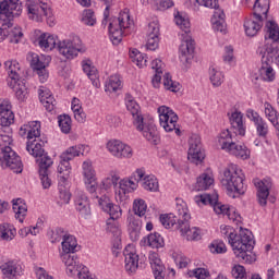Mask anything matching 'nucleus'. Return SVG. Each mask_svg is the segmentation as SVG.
Wrapping results in <instances>:
<instances>
[{
    "label": "nucleus",
    "instance_id": "1",
    "mask_svg": "<svg viewBox=\"0 0 279 279\" xmlns=\"http://www.w3.org/2000/svg\"><path fill=\"white\" fill-rule=\"evenodd\" d=\"M220 232L228 240L238 260L245 263V265H254L256 263L257 256L254 253V235L252 231L240 228L239 232H236L231 226L221 225Z\"/></svg>",
    "mask_w": 279,
    "mask_h": 279
},
{
    "label": "nucleus",
    "instance_id": "2",
    "mask_svg": "<svg viewBox=\"0 0 279 279\" xmlns=\"http://www.w3.org/2000/svg\"><path fill=\"white\" fill-rule=\"evenodd\" d=\"M114 191V199L118 204H124L130 199V193H134L138 189V182L134 181V177L123 178L117 172H110L109 175L100 182L101 191Z\"/></svg>",
    "mask_w": 279,
    "mask_h": 279
},
{
    "label": "nucleus",
    "instance_id": "3",
    "mask_svg": "<svg viewBox=\"0 0 279 279\" xmlns=\"http://www.w3.org/2000/svg\"><path fill=\"white\" fill-rule=\"evenodd\" d=\"M109 23V36L113 45H119L123 40V32L134 27V21L130 19V11L120 12L118 17H110V4L106 5L102 15V25Z\"/></svg>",
    "mask_w": 279,
    "mask_h": 279
},
{
    "label": "nucleus",
    "instance_id": "4",
    "mask_svg": "<svg viewBox=\"0 0 279 279\" xmlns=\"http://www.w3.org/2000/svg\"><path fill=\"white\" fill-rule=\"evenodd\" d=\"M245 174L239 166L231 163L222 172L220 184L233 199L245 194Z\"/></svg>",
    "mask_w": 279,
    "mask_h": 279
},
{
    "label": "nucleus",
    "instance_id": "5",
    "mask_svg": "<svg viewBox=\"0 0 279 279\" xmlns=\"http://www.w3.org/2000/svg\"><path fill=\"white\" fill-rule=\"evenodd\" d=\"M24 8L26 16L29 19V21L43 23V21L46 19V23L49 25V27H53V25H56V15H53V11L49 4L40 5L34 0H26Z\"/></svg>",
    "mask_w": 279,
    "mask_h": 279
},
{
    "label": "nucleus",
    "instance_id": "6",
    "mask_svg": "<svg viewBox=\"0 0 279 279\" xmlns=\"http://www.w3.org/2000/svg\"><path fill=\"white\" fill-rule=\"evenodd\" d=\"M57 49L62 58L65 60H75L80 53H86L87 48L82 41V38L77 35H72L69 38L59 40L57 44Z\"/></svg>",
    "mask_w": 279,
    "mask_h": 279
},
{
    "label": "nucleus",
    "instance_id": "7",
    "mask_svg": "<svg viewBox=\"0 0 279 279\" xmlns=\"http://www.w3.org/2000/svg\"><path fill=\"white\" fill-rule=\"evenodd\" d=\"M106 149L110 156L118 160H131V158H134V148L121 140H109L106 143Z\"/></svg>",
    "mask_w": 279,
    "mask_h": 279
},
{
    "label": "nucleus",
    "instance_id": "8",
    "mask_svg": "<svg viewBox=\"0 0 279 279\" xmlns=\"http://www.w3.org/2000/svg\"><path fill=\"white\" fill-rule=\"evenodd\" d=\"M159 116V123L165 132H175V134L180 135V128H178V113L173 111V109L167 106H160L157 109Z\"/></svg>",
    "mask_w": 279,
    "mask_h": 279
},
{
    "label": "nucleus",
    "instance_id": "9",
    "mask_svg": "<svg viewBox=\"0 0 279 279\" xmlns=\"http://www.w3.org/2000/svg\"><path fill=\"white\" fill-rule=\"evenodd\" d=\"M0 167L10 169L13 173H23V161L10 146H4V151L0 156Z\"/></svg>",
    "mask_w": 279,
    "mask_h": 279
},
{
    "label": "nucleus",
    "instance_id": "10",
    "mask_svg": "<svg viewBox=\"0 0 279 279\" xmlns=\"http://www.w3.org/2000/svg\"><path fill=\"white\" fill-rule=\"evenodd\" d=\"M82 175L86 191L92 194L97 193V189H99V183L97 182V171L95 170L90 159L83 161Z\"/></svg>",
    "mask_w": 279,
    "mask_h": 279
},
{
    "label": "nucleus",
    "instance_id": "11",
    "mask_svg": "<svg viewBox=\"0 0 279 279\" xmlns=\"http://www.w3.org/2000/svg\"><path fill=\"white\" fill-rule=\"evenodd\" d=\"M194 199L198 206H208L209 204V206L214 208L216 215H228V211L230 210L229 205L219 203V195L215 192L213 194L196 195Z\"/></svg>",
    "mask_w": 279,
    "mask_h": 279
},
{
    "label": "nucleus",
    "instance_id": "12",
    "mask_svg": "<svg viewBox=\"0 0 279 279\" xmlns=\"http://www.w3.org/2000/svg\"><path fill=\"white\" fill-rule=\"evenodd\" d=\"M132 178L135 180V182L141 183L144 191H149V193H158V191H160V183L158 182L156 175L147 174L143 168H137L132 173Z\"/></svg>",
    "mask_w": 279,
    "mask_h": 279
},
{
    "label": "nucleus",
    "instance_id": "13",
    "mask_svg": "<svg viewBox=\"0 0 279 279\" xmlns=\"http://www.w3.org/2000/svg\"><path fill=\"white\" fill-rule=\"evenodd\" d=\"M23 4L21 0H3L0 2V21L12 23L14 16H21Z\"/></svg>",
    "mask_w": 279,
    "mask_h": 279
},
{
    "label": "nucleus",
    "instance_id": "14",
    "mask_svg": "<svg viewBox=\"0 0 279 279\" xmlns=\"http://www.w3.org/2000/svg\"><path fill=\"white\" fill-rule=\"evenodd\" d=\"M182 41L179 47V58L185 66H191L193 58H195V41L191 35L182 34Z\"/></svg>",
    "mask_w": 279,
    "mask_h": 279
},
{
    "label": "nucleus",
    "instance_id": "15",
    "mask_svg": "<svg viewBox=\"0 0 279 279\" xmlns=\"http://www.w3.org/2000/svg\"><path fill=\"white\" fill-rule=\"evenodd\" d=\"M187 158L194 165H199L205 158L204 151H202V137L197 134L190 136Z\"/></svg>",
    "mask_w": 279,
    "mask_h": 279
},
{
    "label": "nucleus",
    "instance_id": "16",
    "mask_svg": "<svg viewBox=\"0 0 279 279\" xmlns=\"http://www.w3.org/2000/svg\"><path fill=\"white\" fill-rule=\"evenodd\" d=\"M124 269L129 274H136L138 270V252L136 251V244H128L124 248Z\"/></svg>",
    "mask_w": 279,
    "mask_h": 279
},
{
    "label": "nucleus",
    "instance_id": "17",
    "mask_svg": "<svg viewBox=\"0 0 279 279\" xmlns=\"http://www.w3.org/2000/svg\"><path fill=\"white\" fill-rule=\"evenodd\" d=\"M135 128L138 132H142L144 138H146L148 143H151V145H158V143H160V136H158V130L153 120L145 122V119H143L140 122V128L137 125H135Z\"/></svg>",
    "mask_w": 279,
    "mask_h": 279
},
{
    "label": "nucleus",
    "instance_id": "18",
    "mask_svg": "<svg viewBox=\"0 0 279 279\" xmlns=\"http://www.w3.org/2000/svg\"><path fill=\"white\" fill-rule=\"evenodd\" d=\"M254 185L257 191V201L258 204L262 206H267V199H269V193L271 191V187L274 186V182L271 179H255Z\"/></svg>",
    "mask_w": 279,
    "mask_h": 279
},
{
    "label": "nucleus",
    "instance_id": "19",
    "mask_svg": "<svg viewBox=\"0 0 279 279\" xmlns=\"http://www.w3.org/2000/svg\"><path fill=\"white\" fill-rule=\"evenodd\" d=\"M75 208L84 219L90 217V199H88V196L82 190L76 191Z\"/></svg>",
    "mask_w": 279,
    "mask_h": 279
},
{
    "label": "nucleus",
    "instance_id": "20",
    "mask_svg": "<svg viewBox=\"0 0 279 279\" xmlns=\"http://www.w3.org/2000/svg\"><path fill=\"white\" fill-rule=\"evenodd\" d=\"M124 101L128 112H130V114L133 117V125L141 128V121L145 119L143 118V113H141V106L138 102H136V99H134L131 94L125 95Z\"/></svg>",
    "mask_w": 279,
    "mask_h": 279
},
{
    "label": "nucleus",
    "instance_id": "21",
    "mask_svg": "<svg viewBox=\"0 0 279 279\" xmlns=\"http://www.w3.org/2000/svg\"><path fill=\"white\" fill-rule=\"evenodd\" d=\"M265 20L263 17H258L257 15H251L244 20V31L246 36L254 38V36L258 35V32L263 29V25Z\"/></svg>",
    "mask_w": 279,
    "mask_h": 279
},
{
    "label": "nucleus",
    "instance_id": "22",
    "mask_svg": "<svg viewBox=\"0 0 279 279\" xmlns=\"http://www.w3.org/2000/svg\"><path fill=\"white\" fill-rule=\"evenodd\" d=\"M179 230L181 232V236L186 239V241H199V239H202V229L197 227L191 228L189 221L179 219Z\"/></svg>",
    "mask_w": 279,
    "mask_h": 279
},
{
    "label": "nucleus",
    "instance_id": "23",
    "mask_svg": "<svg viewBox=\"0 0 279 279\" xmlns=\"http://www.w3.org/2000/svg\"><path fill=\"white\" fill-rule=\"evenodd\" d=\"M268 52L266 56L262 54V66L259 68V77L264 82H274L276 80V71L271 66V59L269 58Z\"/></svg>",
    "mask_w": 279,
    "mask_h": 279
},
{
    "label": "nucleus",
    "instance_id": "24",
    "mask_svg": "<svg viewBox=\"0 0 279 279\" xmlns=\"http://www.w3.org/2000/svg\"><path fill=\"white\" fill-rule=\"evenodd\" d=\"M279 40V27L274 21L266 22L265 25V45L262 47H271V45H278Z\"/></svg>",
    "mask_w": 279,
    "mask_h": 279
},
{
    "label": "nucleus",
    "instance_id": "25",
    "mask_svg": "<svg viewBox=\"0 0 279 279\" xmlns=\"http://www.w3.org/2000/svg\"><path fill=\"white\" fill-rule=\"evenodd\" d=\"M36 43L43 51H53L58 47V36L51 33H40Z\"/></svg>",
    "mask_w": 279,
    "mask_h": 279
},
{
    "label": "nucleus",
    "instance_id": "26",
    "mask_svg": "<svg viewBox=\"0 0 279 279\" xmlns=\"http://www.w3.org/2000/svg\"><path fill=\"white\" fill-rule=\"evenodd\" d=\"M20 136H26L27 141L40 138V122L32 121L20 128Z\"/></svg>",
    "mask_w": 279,
    "mask_h": 279
},
{
    "label": "nucleus",
    "instance_id": "27",
    "mask_svg": "<svg viewBox=\"0 0 279 279\" xmlns=\"http://www.w3.org/2000/svg\"><path fill=\"white\" fill-rule=\"evenodd\" d=\"M62 263L65 265L66 274L70 276H76V274L84 267L83 264H80L75 255L70 254H59Z\"/></svg>",
    "mask_w": 279,
    "mask_h": 279
},
{
    "label": "nucleus",
    "instance_id": "28",
    "mask_svg": "<svg viewBox=\"0 0 279 279\" xmlns=\"http://www.w3.org/2000/svg\"><path fill=\"white\" fill-rule=\"evenodd\" d=\"M82 69L84 73H86L87 77L90 80L93 86H95V88H101V82L99 81L97 68H95L90 59L82 60Z\"/></svg>",
    "mask_w": 279,
    "mask_h": 279
},
{
    "label": "nucleus",
    "instance_id": "29",
    "mask_svg": "<svg viewBox=\"0 0 279 279\" xmlns=\"http://www.w3.org/2000/svg\"><path fill=\"white\" fill-rule=\"evenodd\" d=\"M4 71H7L8 74V82H16L21 80V75H23L21 63L14 59L4 62Z\"/></svg>",
    "mask_w": 279,
    "mask_h": 279
},
{
    "label": "nucleus",
    "instance_id": "30",
    "mask_svg": "<svg viewBox=\"0 0 279 279\" xmlns=\"http://www.w3.org/2000/svg\"><path fill=\"white\" fill-rule=\"evenodd\" d=\"M148 260L150 263L155 279H165V264H162L160 255L156 252H150L148 255Z\"/></svg>",
    "mask_w": 279,
    "mask_h": 279
},
{
    "label": "nucleus",
    "instance_id": "31",
    "mask_svg": "<svg viewBox=\"0 0 279 279\" xmlns=\"http://www.w3.org/2000/svg\"><path fill=\"white\" fill-rule=\"evenodd\" d=\"M229 121L235 134H238L239 136H245L246 126L245 121H243V112L239 110L233 111L229 117Z\"/></svg>",
    "mask_w": 279,
    "mask_h": 279
},
{
    "label": "nucleus",
    "instance_id": "32",
    "mask_svg": "<svg viewBox=\"0 0 279 279\" xmlns=\"http://www.w3.org/2000/svg\"><path fill=\"white\" fill-rule=\"evenodd\" d=\"M2 279H16L21 276V265L16 260H9L1 265Z\"/></svg>",
    "mask_w": 279,
    "mask_h": 279
},
{
    "label": "nucleus",
    "instance_id": "33",
    "mask_svg": "<svg viewBox=\"0 0 279 279\" xmlns=\"http://www.w3.org/2000/svg\"><path fill=\"white\" fill-rule=\"evenodd\" d=\"M247 5H253V15L259 19H267L269 12V0H245Z\"/></svg>",
    "mask_w": 279,
    "mask_h": 279
},
{
    "label": "nucleus",
    "instance_id": "34",
    "mask_svg": "<svg viewBox=\"0 0 279 279\" xmlns=\"http://www.w3.org/2000/svg\"><path fill=\"white\" fill-rule=\"evenodd\" d=\"M8 86H10L15 93V97L20 101H25L29 97V90L27 89V85H25L24 80H17L13 82H8Z\"/></svg>",
    "mask_w": 279,
    "mask_h": 279
},
{
    "label": "nucleus",
    "instance_id": "35",
    "mask_svg": "<svg viewBox=\"0 0 279 279\" xmlns=\"http://www.w3.org/2000/svg\"><path fill=\"white\" fill-rule=\"evenodd\" d=\"M140 245L142 247L148 246L153 247V250H160V247H165V239L160 233H150L141 240Z\"/></svg>",
    "mask_w": 279,
    "mask_h": 279
},
{
    "label": "nucleus",
    "instance_id": "36",
    "mask_svg": "<svg viewBox=\"0 0 279 279\" xmlns=\"http://www.w3.org/2000/svg\"><path fill=\"white\" fill-rule=\"evenodd\" d=\"M28 60L34 71H39V69H47L49 66L51 57L45 54L39 56L37 53L31 52L28 53Z\"/></svg>",
    "mask_w": 279,
    "mask_h": 279
},
{
    "label": "nucleus",
    "instance_id": "37",
    "mask_svg": "<svg viewBox=\"0 0 279 279\" xmlns=\"http://www.w3.org/2000/svg\"><path fill=\"white\" fill-rule=\"evenodd\" d=\"M126 221L130 239L131 241H136L141 236V228L143 227V223L141 222V219L136 218L134 215H129Z\"/></svg>",
    "mask_w": 279,
    "mask_h": 279
},
{
    "label": "nucleus",
    "instance_id": "38",
    "mask_svg": "<svg viewBox=\"0 0 279 279\" xmlns=\"http://www.w3.org/2000/svg\"><path fill=\"white\" fill-rule=\"evenodd\" d=\"M211 27L214 32H220V34H226L227 25H226V13L221 9H217L214 12L211 17Z\"/></svg>",
    "mask_w": 279,
    "mask_h": 279
},
{
    "label": "nucleus",
    "instance_id": "39",
    "mask_svg": "<svg viewBox=\"0 0 279 279\" xmlns=\"http://www.w3.org/2000/svg\"><path fill=\"white\" fill-rule=\"evenodd\" d=\"M123 88V81L121 75L112 74L105 82V93L112 95V93H119Z\"/></svg>",
    "mask_w": 279,
    "mask_h": 279
},
{
    "label": "nucleus",
    "instance_id": "40",
    "mask_svg": "<svg viewBox=\"0 0 279 279\" xmlns=\"http://www.w3.org/2000/svg\"><path fill=\"white\" fill-rule=\"evenodd\" d=\"M77 252V239L72 234H64L59 254H75Z\"/></svg>",
    "mask_w": 279,
    "mask_h": 279
},
{
    "label": "nucleus",
    "instance_id": "41",
    "mask_svg": "<svg viewBox=\"0 0 279 279\" xmlns=\"http://www.w3.org/2000/svg\"><path fill=\"white\" fill-rule=\"evenodd\" d=\"M59 184H69V178H71V162L60 159L59 166L57 168Z\"/></svg>",
    "mask_w": 279,
    "mask_h": 279
},
{
    "label": "nucleus",
    "instance_id": "42",
    "mask_svg": "<svg viewBox=\"0 0 279 279\" xmlns=\"http://www.w3.org/2000/svg\"><path fill=\"white\" fill-rule=\"evenodd\" d=\"M174 211L178 219V226H180V219L181 221H190L191 214L189 213V205H186V202L182 198L175 199V207Z\"/></svg>",
    "mask_w": 279,
    "mask_h": 279
},
{
    "label": "nucleus",
    "instance_id": "43",
    "mask_svg": "<svg viewBox=\"0 0 279 279\" xmlns=\"http://www.w3.org/2000/svg\"><path fill=\"white\" fill-rule=\"evenodd\" d=\"M215 184V178L210 172H204L197 178L195 191H208Z\"/></svg>",
    "mask_w": 279,
    "mask_h": 279
},
{
    "label": "nucleus",
    "instance_id": "44",
    "mask_svg": "<svg viewBox=\"0 0 279 279\" xmlns=\"http://www.w3.org/2000/svg\"><path fill=\"white\" fill-rule=\"evenodd\" d=\"M227 154L231 156H235V158H240L241 160L250 159V149L245 144H231V147L227 150Z\"/></svg>",
    "mask_w": 279,
    "mask_h": 279
},
{
    "label": "nucleus",
    "instance_id": "45",
    "mask_svg": "<svg viewBox=\"0 0 279 279\" xmlns=\"http://www.w3.org/2000/svg\"><path fill=\"white\" fill-rule=\"evenodd\" d=\"M264 113L266 119L274 125L277 132H279V114L276 108L271 106V104L265 101L264 102Z\"/></svg>",
    "mask_w": 279,
    "mask_h": 279
},
{
    "label": "nucleus",
    "instance_id": "46",
    "mask_svg": "<svg viewBox=\"0 0 279 279\" xmlns=\"http://www.w3.org/2000/svg\"><path fill=\"white\" fill-rule=\"evenodd\" d=\"M13 213L15 215V219L23 223L25 221V217H27V204L25 201L17 198L13 201Z\"/></svg>",
    "mask_w": 279,
    "mask_h": 279
},
{
    "label": "nucleus",
    "instance_id": "47",
    "mask_svg": "<svg viewBox=\"0 0 279 279\" xmlns=\"http://www.w3.org/2000/svg\"><path fill=\"white\" fill-rule=\"evenodd\" d=\"M82 154H84V145L71 146L61 154L60 160L71 162V160L82 156Z\"/></svg>",
    "mask_w": 279,
    "mask_h": 279
},
{
    "label": "nucleus",
    "instance_id": "48",
    "mask_svg": "<svg viewBox=\"0 0 279 279\" xmlns=\"http://www.w3.org/2000/svg\"><path fill=\"white\" fill-rule=\"evenodd\" d=\"M45 143L39 140H31L26 144V149L31 156L34 158H40V156L45 155V148H43Z\"/></svg>",
    "mask_w": 279,
    "mask_h": 279
},
{
    "label": "nucleus",
    "instance_id": "49",
    "mask_svg": "<svg viewBox=\"0 0 279 279\" xmlns=\"http://www.w3.org/2000/svg\"><path fill=\"white\" fill-rule=\"evenodd\" d=\"M16 236V228L10 223H2L0 225V241H14Z\"/></svg>",
    "mask_w": 279,
    "mask_h": 279
},
{
    "label": "nucleus",
    "instance_id": "50",
    "mask_svg": "<svg viewBox=\"0 0 279 279\" xmlns=\"http://www.w3.org/2000/svg\"><path fill=\"white\" fill-rule=\"evenodd\" d=\"M174 23L184 32V36L191 35V21L189 17L180 12L174 14Z\"/></svg>",
    "mask_w": 279,
    "mask_h": 279
},
{
    "label": "nucleus",
    "instance_id": "51",
    "mask_svg": "<svg viewBox=\"0 0 279 279\" xmlns=\"http://www.w3.org/2000/svg\"><path fill=\"white\" fill-rule=\"evenodd\" d=\"M71 108L74 114V119L78 123H84L86 121V113L84 112V108H82V101L80 98L72 99Z\"/></svg>",
    "mask_w": 279,
    "mask_h": 279
},
{
    "label": "nucleus",
    "instance_id": "52",
    "mask_svg": "<svg viewBox=\"0 0 279 279\" xmlns=\"http://www.w3.org/2000/svg\"><path fill=\"white\" fill-rule=\"evenodd\" d=\"M218 145L221 149H223V151H227L232 147V145H234L230 130H225L220 133L218 137Z\"/></svg>",
    "mask_w": 279,
    "mask_h": 279
},
{
    "label": "nucleus",
    "instance_id": "53",
    "mask_svg": "<svg viewBox=\"0 0 279 279\" xmlns=\"http://www.w3.org/2000/svg\"><path fill=\"white\" fill-rule=\"evenodd\" d=\"M260 56H267L269 53V58L271 59V64H274V60L276 64L279 66V48L278 45H270V47H259L258 49ZM272 52V53H270Z\"/></svg>",
    "mask_w": 279,
    "mask_h": 279
},
{
    "label": "nucleus",
    "instance_id": "54",
    "mask_svg": "<svg viewBox=\"0 0 279 279\" xmlns=\"http://www.w3.org/2000/svg\"><path fill=\"white\" fill-rule=\"evenodd\" d=\"M223 80H226V76L223 75V72L217 68H210L209 69V81L214 88H219L221 84H223Z\"/></svg>",
    "mask_w": 279,
    "mask_h": 279
},
{
    "label": "nucleus",
    "instance_id": "55",
    "mask_svg": "<svg viewBox=\"0 0 279 279\" xmlns=\"http://www.w3.org/2000/svg\"><path fill=\"white\" fill-rule=\"evenodd\" d=\"M130 58L138 69H143L144 66H147V56L138 51V49H132L130 51Z\"/></svg>",
    "mask_w": 279,
    "mask_h": 279
},
{
    "label": "nucleus",
    "instance_id": "56",
    "mask_svg": "<svg viewBox=\"0 0 279 279\" xmlns=\"http://www.w3.org/2000/svg\"><path fill=\"white\" fill-rule=\"evenodd\" d=\"M132 210L136 217H145L147 215V203L143 198H135Z\"/></svg>",
    "mask_w": 279,
    "mask_h": 279
},
{
    "label": "nucleus",
    "instance_id": "57",
    "mask_svg": "<svg viewBox=\"0 0 279 279\" xmlns=\"http://www.w3.org/2000/svg\"><path fill=\"white\" fill-rule=\"evenodd\" d=\"M82 24L93 27L97 25V16H95V11L93 9H85L82 13Z\"/></svg>",
    "mask_w": 279,
    "mask_h": 279
},
{
    "label": "nucleus",
    "instance_id": "58",
    "mask_svg": "<svg viewBox=\"0 0 279 279\" xmlns=\"http://www.w3.org/2000/svg\"><path fill=\"white\" fill-rule=\"evenodd\" d=\"M0 141L7 145V147H10V145L14 143V138L12 137V129L10 126L0 128Z\"/></svg>",
    "mask_w": 279,
    "mask_h": 279
},
{
    "label": "nucleus",
    "instance_id": "59",
    "mask_svg": "<svg viewBox=\"0 0 279 279\" xmlns=\"http://www.w3.org/2000/svg\"><path fill=\"white\" fill-rule=\"evenodd\" d=\"M58 123L63 134H69L72 128L71 117L63 114L58 117Z\"/></svg>",
    "mask_w": 279,
    "mask_h": 279
},
{
    "label": "nucleus",
    "instance_id": "60",
    "mask_svg": "<svg viewBox=\"0 0 279 279\" xmlns=\"http://www.w3.org/2000/svg\"><path fill=\"white\" fill-rule=\"evenodd\" d=\"M231 276L234 279H247V269L241 264H234L231 267Z\"/></svg>",
    "mask_w": 279,
    "mask_h": 279
},
{
    "label": "nucleus",
    "instance_id": "61",
    "mask_svg": "<svg viewBox=\"0 0 279 279\" xmlns=\"http://www.w3.org/2000/svg\"><path fill=\"white\" fill-rule=\"evenodd\" d=\"M160 223L163 228H173L178 223V216L173 214H165L160 216Z\"/></svg>",
    "mask_w": 279,
    "mask_h": 279
},
{
    "label": "nucleus",
    "instance_id": "62",
    "mask_svg": "<svg viewBox=\"0 0 279 279\" xmlns=\"http://www.w3.org/2000/svg\"><path fill=\"white\" fill-rule=\"evenodd\" d=\"M39 173L49 172V168L53 165V159L47 154L39 157Z\"/></svg>",
    "mask_w": 279,
    "mask_h": 279
},
{
    "label": "nucleus",
    "instance_id": "63",
    "mask_svg": "<svg viewBox=\"0 0 279 279\" xmlns=\"http://www.w3.org/2000/svg\"><path fill=\"white\" fill-rule=\"evenodd\" d=\"M187 276L190 278L207 279V278H210V271H208V269L206 268H196L193 270H189Z\"/></svg>",
    "mask_w": 279,
    "mask_h": 279
},
{
    "label": "nucleus",
    "instance_id": "64",
    "mask_svg": "<svg viewBox=\"0 0 279 279\" xmlns=\"http://www.w3.org/2000/svg\"><path fill=\"white\" fill-rule=\"evenodd\" d=\"M12 123H14V112L12 110L0 113L1 128H10Z\"/></svg>",
    "mask_w": 279,
    "mask_h": 279
}]
</instances>
